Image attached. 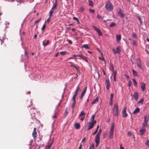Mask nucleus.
<instances>
[{
  "label": "nucleus",
  "mask_w": 149,
  "mask_h": 149,
  "mask_svg": "<svg viewBox=\"0 0 149 149\" xmlns=\"http://www.w3.org/2000/svg\"><path fill=\"white\" fill-rule=\"evenodd\" d=\"M105 8L108 11H111L113 10V6L111 3L108 1L105 2Z\"/></svg>",
  "instance_id": "nucleus-1"
},
{
  "label": "nucleus",
  "mask_w": 149,
  "mask_h": 149,
  "mask_svg": "<svg viewBox=\"0 0 149 149\" xmlns=\"http://www.w3.org/2000/svg\"><path fill=\"white\" fill-rule=\"evenodd\" d=\"M112 113L113 116L118 117V104H115L113 109Z\"/></svg>",
  "instance_id": "nucleus-2"
},
{
  "label": "nucleus",
  "mask_w": 149,
  "mask_h": 149,
  "mask_svg": "<svg viewBox=\"0 0 149 149\" xmlns=\"http://www.w3.org/2000/svg\"><path fill=\"white\" fill-rule=\"evenodd\" d=\"M114 123L113 122L110 127V132H109V139L113 138L114 132Z\"/></svg>",
  "instance_id": "nucleus-3"
},
{
  "label": "nucleus",
  "mask_w": 149,
  "mask_h": 149,
  "mask_svg": "<svg viewBox=\"0 0 149 149\" xmlns=\"http://www.w3.org/2000/svg\"><path fill=\"white\" fill-rule=\"evenodd\" d=\"M96 123V121H95L94 123L91 122L89 123L88 124V128L87 130L88 131L92 129L94 125Z\"/></svg>",
  "instance_id": "nucleus-4"
},
{
  "label": "nucleus",
  "mask_w": 149,
  "mask_h": 149,
  "mask_svg": "<svg viewBox=\"0 0 149 149\" xmlns=\"http://www.w3.org/2000/svg\"><path fill=\"white\" fill-rule=\"evenodd\" d=\"M126 107H125L123 108V110L122 112V116L123 118H125L127 116L128 114L126 112Z\"/></svg>",
  "instance_id": "nucleus-5"
},
{
  "label": "nucleus",
  "mask_w": 149,
  "mask_h": 149,
  "mask_svg": "<svg viewBox=\"0 0 149 149\" xmlns=\"http://www.w3.org/2000/svg\"><path fill=\"white\" fill-rule=\"evenodd\" d=\"M137 67L140 69H141L142 68V67L141 66V61L140 58H137Z\"/></svg>",
  "instance_id": "nucleus-6"
},
{
  "label": "nucleus",
  "mask_w": 149,
  "mask_h": 149,
  "mask_svg": "<svg viewBox=\"0 0 149 149\" xmlns=\"http://www.w3.org/2000/svg\"><path fill=\"white\" fill-rule=\"evenodd\" d=\"M118 13L121 18H122L125 16L123 11L120 9H119V11L118 12Z\"/></svg>",
  "instance_id": "nucleus-7"
},
{
  "label": "nucleus",
  "mask_w": 149,
  "mask_h": 149,
  "mask_svg": "<svg viewBox=\"0 0 149 149\" xmlns=\"http://www.w3.org/2000/svg\"><path fill=\"white\" fill-rule=\"evenodd\" d=\"M78 57H79L81 58L82 59L85 61L86 62H88V60L86 57L84 56L82 54H80L78 55L77 56Z\"/></svg>",
  "instance_id": "nucleus-8"
},
{
  "label": "nucleus",
  "mask_w": 149,
  "mask_h": 149,
  "mask_svg": "<svg viewBox=\"0 0 149 149\" xmlns=\"http://www.w3.org/2000/svg\"><path fill=\"white\" fill-rule=\"evenodd\" d=\"M141 87L142 91H143L145 90L146 84L145 83L141 82Z\"/></svg>",
  "instance_id": "nucleus-9"
},
{
  "label": "nucleus",
  "mask_w": 149,
  "mask_h": 149,
  "mask_svg": "<svg viewBox=\"0 0 149 149\" xmlns=\"http://www.w3.org/2000/svg\"><path fill=\"white\" fill-rule=\"evenodd\" d=\"M106 88L107 89L109 90L110 87V83L109 80L108 79H106Z\"/></svg>",
  "instance_id": "nucleus-10"
},
{
  "label": "nucleus",
  "mask_w": 149,
  "mask_h": 149,
  "mask_svg": "<svg viewBox=\"0 0 149 149\" xmlns=\"http://www.w3.org/2000/svg\"><path fill=\"white\" fill-rule=\"evenodd\" d=\"M144 122L147 123L149 118V115H146L144 116Z\"/></svg>",
  "instance_id": "nucleus-11"
},
{
  "label": "nucleus",
  "mask_w": 149,
  "mask_h": 149,
  "mask_svg": "<svg viewBox=\"0 0 149 149\" xmlns=\"http://www.w3.org/2000/svg\"><path fill=\"white\" fill-rule=\"evenodd\" d=\"M57 6V1H55L54 3L53 4V6L52 8V9L54 10L56 9Z\"/></svg>",
  "instance_id": "nucleus-12"
},
{
  "label": "nucleus",
  "mask_w": 149,
  "mask_h": 149,
  "mask_svg": "<svg viewBox=\"0 0 149 149\" xmlns=\"http://www.w3.org/2000/svg\"><path fill=\"white\" fill-rule=\"evenodd\" d=\"M36 128L35 127L32 133V136L34 138H36Z\"/></svg>",
  "instance_id": "nucleus-13"
},
{
  "label": "nucleus",
  "mask_w": 149,
  "mask_h": 149,
  "mask_svg": "<svg viewBox=\"0 0 149 149\" xmlns=\"http://www.w3.org/2000/svg\"><path fill=\"white\" fill-rule=\"evenodd\" d=\"M102 132L101 129H100L99 130L97 133V134L95 138H100V134Z\"/></svg>",
  "instance_id": "nucleus-14"
},
{
  "label": "nucleus",
  "mask_w": 149,
  "mask_h": 149,
  "mask_svg": "<svg viewBox=\"0 0 149 149\" xmlns=\"http://www.w3.org/2000/svg\"><path fill=\"white\" fill-rule=\"evenodd\" d=\"M100 139L98 138H95V142L96 143V146L97 147L98 145L100 142Z\"/></svg>",
  "instance_id": "nucleus-15"
},
{
  "label": "nucleus",
  "mask_w": 149,
  "mask_h": 149,
  "mask_svg": "<svg viewBox=\"0 0 149 149\" xmlns=\"http://www.w3.org/2000/svg\"><path fill=\"white\" fill-rule=\"evenodd\" d=\"M133 96L134 99L136 100L138 98V93L137 92H136L134 94Z\"/></svg>",
  "instance_id": "nucleus-16"
},
{
  "label": "nucleus",
  "mask_w": 149,
  "mask_h": 149,
  "mask_svg": "<svg viewBox=\"0 0 149 149\" xmlns=\"http://www.w3.org/2000/svg\"><path fill=\"white\" fill-rule=\"evenodd\" d=\"M145 132V129L143 127L141 129L140 131V132L142 134H143Z\"/></svg>",
  "instance_id": "nucleus-17"
},
{
  "label": "nucleus",
  "mask_w": 149,
  "mask_h": 149,
  "mask_svg": "<svg viewBox=\"0 0 149 149\" xmlns=\"http://www.w3.org/2000/svg\"><path fill=\"white\" fill-rule=\"evenodd\" d=\"M98 97H96L92 102H91L92 104H94L98 102Z\"/></svg>",
  "instance_id": "nucleus-18"
},
{
  "label": "nucleus",
  "mask_w": 149,
  "mask_h": 149,
  "mask_svg": "<svg viewBox=\"0 0 149 149\" xmlns=\"http://www.w3.org/2000/svg\"><path fill=\"white\" fill-rule=\"evenodd\" d=\"M86 90H83V91H82L81 93V96L80 97V98L81 99H82L83 97L86 93Z\"/></svg>",
  "instance_id": "nucleus-19"
},
{
  "label": "nucleus",
  "mask_w": 149,
  "mask_h": 149,
  "mask_svg": "<svg viewBox=\"0 0 149 149\" xmlns=\"http://www.w3.org/2000/svg\"><path fill=\"white\" fill-rule=\"evenodd\" d=\"M139 111L140 109L138 108H136L133 112V113L134 114H136L139 112Z\"/></svg>",
  "instance_id": "nucleus-20"
},
{
  "label": "nucleus",
  "mask_w": 149,
  "mask_h": 149,
  "mask_svg": "<svg viewBox=\"0 0 149 149\" xmlns=\"http://www.w3.org/2000/svg\"><path fill=\"white\" fill-rule=\"evenodd\" d=\"M116 39L117 42H119L121 39V36L119 35H116Z\"/></svg>",
  "instance_id": "nucleus-21"
},
{
  "label": "nucleus",
  "mask_w": 149,
  "mask_h": 149,
  "mask_svg": "<svg viewBox=\"0 0 149 149\" xmlns=\"http://www.w3.org/2000/svg\"><path fill=\"white\" fill-rule=\"evenodd\" d=\"M79 89H80V88L79 86H78L77 87L76 90L75 91V93H74V95H76L77 96V94H78V91H79Z\"/></svg>",
  "instance_id": "nucleus-22"
},
{
  "label": "nucleus",
  "mask_w": 149,
  "mask_h": 149,
  "mask_svg": "<svg viewBox=\"0 0 149 149\" xmlns=\"http://www.w3.org/2000/svg\"><path fill=\"white\" fill-rule=\"evenodd\" d=\"M75 128L76 129H79L80 127V125L78 123H76L75 124L74 126Z\"/></svg>",
  "instance_id": "nucleus-23"
},
{
  "label": "nucleus",
  "mask_w": 149,
  "mask_h": 149,
  "mask_svg": "<svg viewBox=\"0 0 149 149\" xmlns=\"http://www.w3.org/2000/svg\"><path fill=\"white\" fill-rule=\"evenodd\" d=\"M121 48L120 46L116 48V52L117 53H120V52Z\"/></svg>",
  "instance_id": "nucleus-24"
},
{
  "label": "nucleus",
  "mask_w": 149,
  "mask_h": 149,
  "mask_svg": "<svg viewBox=\"0 0 149 149\" xmlns=\"http://www.w3.org/2000/svg\"><path fill=\"white\" fill-rule=\"evenodd\" d=\"M49 40H47L46 42H45L44 41H43V45L44 46H47L49 44Z\"/></svg>",
  "instance_id": "nucleus-25"
},
{
  "label": "nucleus",
  "mask_w": 149,
  "mask_h": 149,
  "mask_svg": "<svg viewBox=\"0 0 149 149\" xmlns=\"http://www.w3.org/2000/svg\"><path fill=\"white\" fill-rule=\"evenodd\" d=\"M95 117V115H93L92 116L91 118L90 119L92 121L91 122H93L94 123L95 121H96V120H94V118Z\"/></svg>",
  "instance_id": "nucleus-26"
},
{
  "label": "nucleus",
  "mask_w": 149,
  "mask_h": 149,
  "mask_svg": "<svg viewBox=\"0 0 149 149\" xmlns=\"http://www.w3.org/2000/svg\"><path fill=\"white\" fill-rule=\"evenodd\" d=\"M54 10L52 9H51L50 10V11L49 13V16H50V17H51L52 16V14L53 13L54 11Z\"/></svg>",
  "instance_id": "nucleus-27"
},
{
  "label": "nucleus",
  "mask_w": 149,
  "mask_h": 149,
  "mask_svg": "<svg viewBox=\"0 0 149 149\" xmlns=\"http://www.w3.org/2000/svg\"><path fill=\"white\" fill-rule=\"evenodd\" d=\"M54 10L52 9H51L50 10V11L49 13V16H50V17H51L52 16V14L53 13L54 11Z\"/></svg>",
  "instance_id": "nucleus-28"
},
{
  "label": "nucleus",
  "mask_w": 149,
  "mask_h": 149,
  "mask_svg": "<svg viewBox=\"0 0 149 149\" xmlns=\"http://www.w3.org/2000/svg\"><path fill=\"white\" fill-rule=\"evenodd\" d=\"M85 113L83 111H82L79 115V117L85 116Z\"/></svg>",
  "instance_id": "nucleus-29"
},
{
  "label": "nucleus",
  "mask_w": 149,
  "mask_h": 149,
  "mask_svg": "<svg viewBox=\"0 0 149 149\" xmlns=\"http://www.w3.org/2000/svg\"><path fill=\"white\" fill-rule=\"evenodd\" d=\"M99 127V125L97 126V127L96 130H95V132L92 134L93 135H94L98 131Z\"/></svg>",
  "instance_id": "nucleus-30"
},
{
  "label": "nucleus",
  "mask_w": 149,
  "mask_h": 149,
  "mask_svg": "<svg viewBox=\"0 0 149 149\" xmlns=\"http://www.w3.org/2000/svg\"><path fill=\"white\" fill-rule=\"evenodd\" d=\"M132 71L133 74L135 76H138V73L136 71H134L133 70H132Z\"/></svg>",
  "instance_id": "nucleus-31"
},
{
  "label": "nucleus",
  "mask_w": 149,
  "mask_h": 149,
  "mask_svg": "<svg viewBox=\"0 0 149 149\" xmlns=\"http://www.w3.org/2000/svg\"><path fill=\"white\" fill-rule=\"evenodd\" d=\"M88 1H89V5L90 6H93V2L91 1L90 0H88Z\"/></svg>",
  "instance_id": "nucleus-32"
},
{
  "label": "nucleus",
  "mask_w": 149,
  "mask_h": 149,
  "mask_svg": "<svg viewBox=\"0 0 149 149\" xmlns=\"http://www.w3.org/2000/svg\"><path fill=\"white\" fill-rule=\"evenodd\" d=\"M93 28L95 29V30L97 32V31H99L100 29H99L98 28H97V27H96V26H93Z\"/></svg>",
  "instance_id": "nucleus-33"
},
{
  "label": "nucleus",
  "mask_w": 149,
  "mask_h": 149,
  "mask_svg": "<svg viewBox=\"0 0 149 149\" xmlns=\"http://www.w3.org/2000/svg\"><path fill=\"white\" fill-rule=\"evenodd\" d=\"M82 47L85 48L86 49H88V45L87 44H84L82 46Z\"/></svg>",
  "instance_id": "nucleus-34"
},
{
  "label": "nucleus",
  "mask_w": 149,
  "mask_h": 149,
  "mask_svg": "<svg viewBox=\"0 0 149 149\" xmlns=\"http://www.w3.org/2000/svg\"><path fill=\"white\" fill-rule=\"evenodd\" d=\"M116 24L114 22H112L110 25L109 26L112 27L116 25Z\"/></svg>",
  "instance_id": "nucleus-35"
},
{
  "label": "nucleus",
  "mask_w": 149,
  "mask_h": 149,
  "mask_svg": "<svg viewBox=\"0 0 149 149\" xmlns=\"http://www.w3.org/2000/svg\"><path fill=\"white\" fill-rule=\"evenodd\" d=\"M132 81L134 82V84L135 86L137 85V83L136 82V80L134 79H132Z\"/></svg>",
  "instance_id": "nucleus-36"
},
{
  "label": "nucleus",
  "mask_w": 149,
  "mask_h": 149,
  "mask_svg": "<svg viewBox=\"0 0 149 149\" xmlns=\"http://www.w3.org/2000/svg\"><path fill=\"white\" fill-rule=\"evenodd\" d=\"M94 146L93 144H92L90 147L89 149H94Z\"/></svg>",
  "instance_id": "nucleus-37"
},
{
  "label": "nucleus",
  "mask_w": 149,
  "mask_h": 149,
  "mask_svg": "<svg viewBox=\"0 0 149 149\" xmlns=\"http://www.w3.org/2000/svg\"><path fill=\"white\" fill-rule=\"evenodd\" d=\"M66 52H60V54L61 55H64L65 53H66Z\"/></svg>",
  "instance_id": "nucleus-38"
},
{
  "label": "nucleus",
  "mask_w": 149,
  "mask_h": 149,
  "mask_svg": "<svg viewBox=\"0 0 149 149\" xmlns=\"http://www.w3.org/2000/svg\"><path fill=\"white\" fill-rule=\"evenodd\" d=\"M76 96L77 95H73L72 98V100H73V102H76L75 98Z\"/></svg>",
  "instance_id": "nucleus-39"
},
{
  "label": "nucleus",
  "mask_w": 149,
  "mask_h": 149,
  "mask_svg": "<svg viewBox=\"0 0 149 149\" xmlns=\"http://www.w3.org/2000/svg\"><path fill=\"white\" fill-rule=\"evenodd\" d=\"M46 26V25L45 24H44L42 26V27L41 28V29L42 31H44V30L45 29Z\"/></svg>",
  "instance_id": "nucleus-40"
},
{
  "label": "nucleus",
  "mask_w": 149,
  "mask_h": 149,
  "mask_svg": "<svg viewBox=\"0 0 149 149\" xmlns=\"http://www.w3.org/2000/svg\"><path fill=\"white\" fill-rule=\"evenodd\" d=\"M147 125V123L144 122L142 124L143 127H144V126H146Z\"/></svg>",
  "instance_id": "nucleus-41"
},
{
  "label": "nucleus",
  "mask_w": 149,
  "mask_h": 149,
  "mask_svg": "<svg viewBox=\"0 0 149 149\" xmlns=\"http://www.w3.org/2000/svg\"><path fill=\"white\" fill-rule=\"evenodd\" d=\"M144 99L143 98L141 99L138 102V103H143V102Z\"/></svg>",
  "instance_id": "nucleus-42"
},
{
  "label": "nucleus",
  "mask_w": 149,
  "mask_h": 149,
  "mask_svg": "<svg viewBox=\"0 0 149 149\" xmlns=\"http://www.w3.org/2000/svg\"><path fill=\"white\" fill-rule=\"evenodd\" d=\"M113 93L111 94L110 95V100L111 101L112 100H113Z\"/></svg>",
  "instance_id": "nucleus-43"
},
{
  "label": "nucleus",
  "mask_w": 149,
  "mask_h": 149,
  "mask_svg": "<svg viewBox=\"0 0 149 149\" xmlns=\"http://www.w3.org/2000/svg\"><path fill=\"white\" fill-rule=\"evenodd\" d=\"M132 84V82L131 81H130L128 82V86L130 87L131 86Z\"/></svg>",
  "instance_id": "nucleus-44"
},
{
  "label": "nucleus",
  "mask_w": 149,
  "mask_h": 149,
  "mask_svg": "<svg viewBox=\"0 0 149 149\" xmlns=\"http://www.w3.org/2000/svg\"><path fill=\"white\" fill-rule=\"evenodd\" d=\"M73 19L74 20H75L77 21V22H78V23L79 22L78 19L77 18L75 17H74L73 18Z\"/></svg>",
  "instance_id": "nucleus-45"
},
{
  "label": "nucleus",
  "mask_w": 149,
  "mask_h": 149,
  "mask_svg": "<svg viewBox=\"0 0 149 149\" xmlns=\"http://www.w3.org/2000/svg\"><path fill=\"white\" fill-rule=\"evenodd\" d=\"M97 32H98V34L99 36H102V33L100 32V30L99 31H97Z\"/></svg>",
  "instance_id": "nucleus-46"
},
{
  "label": "nucleus",
  "mask_w": 149,
  "mask_h": 149,
  "mask_svg": "<svg viewBox=\"0 0 149 149\" xmlns=\"http://www.w3.org/2000/svg\"><path fill=\"white\" fill-rule=\"evenodd\" d=\"M76 102H73L72 105V108L73 109L75 106V104Z\"/></svg>",
  "instance_id": "nucleus-47"
},
{
  "label": "nucleus",
  "mask_w": 149,
  "mask_h": 149,
  "mask_svg": "<svg viewBox=\"0 0 149 149\" xmlns=\"http://www.w3.org/2000/svg\"><path fill=\"white\" fill-rule=\"evenodd\" d=\"M133 44L134 45L136 46V40H134L133 41Z\"/></svg>",
  "instance_id": "nucleus-48"
},
{
  "label": "nucleus",
  "mask_w": 149,
  "mask_h": 149,
  "mask_svg": "<svg viewBox=\"0 0 149 149\" xmlns=\"http://www.w3.org/2000/svg\"><path fill=\"white\" fill-rule=\"evenodd\" d=\"M89 11L90 13H94L95 12V10H91V9H90L89 10Z\"/></svg>",
  "instance_id": "nucleus-49"
},
{
  "label": "nucleus",
  "mask_w": 149,
  "mask_h": 149,
  "mask_svg": "<svg viewBox=\"0 0 149 149\" xmlns=\"http://www.w3.org/2000/svg\"><path fill=\"white\" fill-rule=\"evenodd\" d=\"M68 42L70 44H71L72 43V42L71 40H67Z\"/></svg>",
  "instance_id": "nucleus-50"
},
{
  "label": "nucleus",
  "mask_w": 149,
  "mask_h": 149,
  "mask_svg": "<svg viewBox=\"0 0 149 149\" xmlns=\"http://www.w3.org/2000/svg\"><path fill=\"white\" fill-rule=\"evenodd\" d=\"M71 66H72V67H75V68L77 70H79V69L78 68L75 66L74 65H71Z\"/></svg>",
  "instance_id": "nucleus-51"
},
{
  "label": "nucleus",
  "mask_w": 149,
  "mask_h": 149,
  "mask_svg": "<svg viewBox=\"0 0 149 149\" xmlns=\"http://www.w3.org/2000/svg\"><path fill=\"white\" fill-rule=\"evenodd\" d=\"M4 38H3V39H1V38H3V37H1V36H0V40L1 42H3V39H4V38H5V36H3Z\"/></svg>",
  "instance_id": "nucleus-52"
},
{
  "label": "nucleus",
  "mask_w": 149,
  "mask_h": 149,
  "mask_svg": "<svg viewBox=\"0 0 149 149\" xmlns=\"http://www.w3.org/2000/svg\"><path fill=\"white\" fill-rule=\"evenodd\" d=\"M84 9L83 7H81L80 10L81 12H83L84 11Z\"/></svg>",
  "instance_id": "nucleus-53"
},
{
  "label": "nucleus",
  "mask_w": 149,
  "mask_h": 149,
  "mask_svg": "<svg viewBox=\"0 0 149 149\" xmlns=\"http://www.w3.org/2000/svg\"><path fill=\"white\" fill-rule=\"evenodd\" d=\"M40 19H39L36 20L35 22V24H36V23H38L40 21Z\"/></svg>",
  "instance_id": "nucleus-54"
},
{
  "label": "nucleus",
  "mask_w": 149,
  "mask_h": 149,
  "mask_svg": "<svg viewBox=\"0 0 149 149\" xmlns=\"http://www.w3.org/2000/svg\"><path fill=\"white\" fill-rule=\"evenodd\" d=\"M149 142V140H147V141H146V145H147V146H148V145H148Z\"/></svg>",
  "instance_id": "nucleus-55"
},
{
  "label": "nucleus",
  "mask_w": 149,
  "mask_h": 149,
  "mask_svg": "<svg viewBox=\"0 0 149 149\" xmlns=\"http://www.w3.org/2000/svg\"><path fill=\"white\" fill-rule=\"evenodd\" d=\"M112 50L114 54H115L117 53L116 51L115 50V49L113 48V49Z\"/></svg>",
  "instance_id": "nucleus-56"
},
{
  "label": "nucleus",
  "mask_w": 149,
  "mask_h": 149,
  "mask_svg": "<svg viewBox=\"0 0 149 149\" xmlns=\"http://www.w3.org/2000/svg\"><path fill=\"white\" fill-rule=\"evenodd\" d=\"M132 36L136 38V34L134 33H133Z\"/></svg>",
  "instance_id": "nucleus-57"
},
{
  "label": "nucleus",
  "mask_w": 149,
  "mask_h": 149,
  "mask_svg": "<svg viewBox=\"0 0 149 149\" xmlns=\"http://www.w3.org/2000/svg\"><path fill=\"white\" fill-rule=\"evenodd\" d=\"M24 0H18V1L19 3H23L24 2Z\"/></svg>",
  "instance_id": "nucleus-58"
},
{
  "label": "nucleus",
  "mask_w": 149,
  "mask_h": 149,
  "mask_svg": "<svg viewBox=\"0 0 149 149\" xmlns=\"http://www.w3.org/2000/svg\"><path fill=\"white\" fill-rule=\"evenodd\" d=\"M97 17L98 19H102L101 17L99 15H98L97 16Z\"/></svg>",
  "instance_id": "nucleus-59"
},
{
  "label": "nucleus",
  "mask_w": 149,
  "mask_h": 149,
  "mask_svg": "<svg viewBox=\"0 0 149 149\" xmlns=\"http://www.w3.org/2000/svg\"><path fill=\"white\" fill-rule=\"evenodd\" d=\"M116 76H115V75H113V78L114 81H116Z\"/></svg>",
  "instance_id": "nucleus-60"
},
{
  "label": "nucleus",
  "mask_w": 149,
  "mask_h": 149,
  "mask_svg": "<svg viewBox=\"0 0 149 149\" xmlns=\"http://www.w3.org/2000/svg\"><path fill=\"white\" fill-rule=\"evenodd\" d=\"M127 134L129 136H130L132 135V134L131 132H127Z\"/></svg>",
  "instance_id": "nucleus-61"
},
{
  "label": "nucleus",
  "mask_w": 149,
  "mask_h": 149,
  "mask_svg": "<svg viewBox=\"0 0 149 149\" xmlns=\"http://www.w3.org/2000/svg\"><path fill=\"white\" fill-rule=\"evenodd\" d=\"M52 143H50L48 146V149H49L51 147L52 145Z\"/></svg>",
  "instance_id": "nucleus-62"
},
{
  "label": "nucleus",
  "mask_w": 149,
  "mask_h": 149,
  "mask_svg": "<svg viewBox=\"0 0 149 149\" xmlns=\"http://www.w3.org/2000/svg\"><path fill=\"white\" fill-rule=\"evenodd\" d=\"M85 139H86V138L85 137L84 138H83V139H82L81 142H84Z\"/></svg>",
  "instance_id": "nucleus-63"
},
{
  "label": "nucleus",
  "mask_w": 149,
  "mask_h": 149,
  "mask_svg": "<svg viewBox=\"0 0 149 149\" xmlns=\"http://www.w3.org/2000/svg\"><path fill=\"white\" fill-rule=\"evenodd\" d=\"M110 104L111 105H112L113 104V100H110Z\"/></svg>",
  "instance_id": "nucleus-64"
}]
</instances>
